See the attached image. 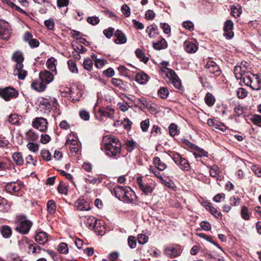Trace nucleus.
<instances>
[{
  "label": "nucleus",
  "instance_id": "nucleus-1",
  "mask_svg": "<svg viewBox=\"0 0 261 261\" xmlns=\"http://www.w3.org/2000/svg\"><path fill=\"white\" fill-rule=\"evenodd\" d=\"M115 197L120 201L126 203L134 202L137 197L135 193L129 187H115Z\"/></svg>",
  "mask_w": 261,
  "mask_h": 261
},
{
  "label": "nucleus",
  "instance_id": "nucleus-2",
  "mask_svg": "<svg viewBox=\"0 0 261 261\" xmlns=\"http://www.w3.org/2000/svg\"><path fill=\"white\" fill-rule=\"evenodd\" d=\"M161 72L165 73L166 77L169 80V82L175 88L180 90L182 88L181 81L173 70L167 67L169 63L163 61L161 63Z\"/></svg>",
  "mask_w": 261,
  "mask_h": 261
},
{
  "label": "nucleus",
  "instance_id": "nucleus-3",
  "mask_svg": "<svg viewBox=\"0 0 261 261\" xmlns=\"http://www.w3.org/2000/svg\"><path fill=\"white\" fill-rule=\"evenodd\" d=\"M12 59L16 62L15 68L13 71V74L17 76L20 80H23L27 73V71L23 69L22 62L23 61V54L21 51H15L12 56Z\"/></svg>",
  "mask_w": 261,
  "mask_h": 261
},
{
  "label": "nucleus",
  "instance_id": "nucleus-4",
  "mask_svg": "<svg viewBox=\"0 0 261 261\" xmlns=\"http://www.w3.org/2000/svg\"><path fill=\"white\" fill-rule=\"evenodd\" d=\"M15 229L21 234H27L32 226L33 223L23 215L16 217L15 220Z\"/></svg>",
  "mask_w": 261,
  "mask_h": 261
},
{
  "label": "nucleus",
  "instance_id": "nucleus-5",
  "mask_svg": "<svg viewBox=\"0 0 261 261\" xmlns=\"http://www.w3.org/2000/svg\"><path fill=\"white\" fill-rule=\"evenodd\" d=\"M244 84L255 90L261 89V74H255L251 72L245 76Z\"/></svg>",
  "mask_w": 261,
  "mask_h": 261
},
{
  "label": "nucleus",
  "instance_id": "nucleus-6",
  "mask_svg": "<svg viewBox=\"0 0 261 261\" xmlns=\"http://www.w3.org/2000/svg\"><path fill=\"white\" fill-rule=\"evenodd\" d=\"M102 142L101 150L108 156L113 157L114 155V147L112 144L114 142V138L110 135H106L103 138Z\"/></svg>",
  "mask_w": 261,
  "mask_h": 261
},
{
  "label": "nucleus",
  "instance_id": "nucleus-7",
  "mask_svg": "<svg viewBox=\"0 0 261 261\" xmlns=\"http://www.w3.org/2000/svg\"><path fill=\"white\" fill-rule=\"evenodd\" d=\"M171 158L181 170L186 171L190 170V166L188 161L179 153H173Z\"/></svg>",
  "mask_w": 261,
  "mask_h": 261
},
{
  "label": "nucleus",
  "instance_id": "nucleus-8",
  "mask_svg": "<svg viewBox=\"0 0 261 261\" xmlns=\"http://www.w3.org/2000/svg\"><path fill=\"white\" fill-rule=\"evenodd\" d=\"M18 93L14 88L8 87L4 89H0V96L6 101L16 98Z\"/></svg>",
  "mask_w": 261,
  "mask_h": 261
},
{
  "label": "nucleus",
  "instance_id": "nucleus-9",
  "mask_svg": "<svg viewBox=\"0 0 261 261\" xmlns=\"http://www.w3.org/2000/svg\"><path fill=\"white\" fill-rule=\"evenodd\" d=\"M164 252L168 257L172 258L179 256L182 249L179 245H170L165 249Z\"/></svg>",
  "mask_w": 261,
  "mask_h": 261
},
{
  "label": "nucleus",
  "instance_id": "nucleus-10",
  "mask_svg": "<svg viewBox=\"0 0 261 261\" xmlns=\"http://www.w3.org/2000/svg\"><path fill=\"white\" fill-rule=\"evenodd\" d=\"M204 67L207 71L211 74V76L217 77L221 74V71L219 67L212 60L208 61Z\"/></svg>",
  "mask_w": 261,
  "mask_h": 261
},
{
  "label": "nucleus",
  "instance_id": "nucleus-11",
  "mask_svg": "<svg viewBox=\"0 0 261 261\" xmlns=\"http://www.w3.org/2000/svg\"><path fill=\"white\" fill-rule=\"evenodd\" d=\"M247 68L245 65L236 66L234 69V74L237 79L243 81L245 83V76L251 72L247 71Z\"/></svg>",
  "mask_w": 261,
  "mask_h": 261
},
{
  "label": "nucleus",
  "instance_id": "nucleus-12",
  "mask_svg": "<svg viewBox=\"0 0 261 261\" xmlns=\"http://www.w3.org/2000/svg\"><path fill=\"white\" fill-rule=\"evenodd\" d=\"M11 30L9 23L3 20H0V38L8 40L10 38Z\"/></svg>",
  "mask_w": 261,
  "mask_h": 261
},
{
  "label": "nucleus",
  "instance_id": "nucleus-13",
  "mask_svg": "<svg viewBox=\"0 0 261 261\" xmlns=\"http://www.w3.org/2000/svg\"><path fill=\"white\" fill-rule=\"evenodd\" d=\"M47 121L43 117L36 118L33 121V126L41 132H45L47 128Z\"/></svg>",
  "mask_w": 261,
  "mask_h": 261
},
{
  "label": "nucleus",
  "instance_id": "nucleus-14",
  "mask_svg": "<svg viewBox=\"0 0 261 261\" xmlns=\"http://www.w3.org/2000/svg\"><path fill=\"white\" fill-rule=\"evenodd\" d=\"M22 185L21 182H10L7 183L5 186L6 191L11 194L19 192L22 188Z\"/></svg>",
  "mask_w": 261,
  "mask_h": 261
},
{
  "label": "nucleus",
  "instance_id": "nucleus-15",
  "mask_svg": "<svg viewBox=\"0 0 261 261\" xmlns=\"http://www.w3.org/2000/svg\"><path fill=\"white\" fill-rule=\"evenodd\" d=\"M233 27V23L230 20H227L224 23V34L223 35L226 38L230 39L233 36V32L232 29Z\"/></svg>",
  "mask_w": 261,
  "mask_h": 261
},
{
  "label": "nucleus",
  "instance_id": "nucleus-16",
  "mask_svg": "<svg viewBox=\"0 0 261 261\" xmlns=\"http://www.w3.org/2000/svg\"><path fill=\"white\" fill-rule=\"evenodd\" d=\"M136 181L139 188L144 194L148 195L152 192L153 189V187L149 184L144 183L141 177H138Z\"/></svg>",
  "mask_w": 261,
  "mask_h": 261
},
{
  "label": "nucleus",
  "instance_id": "nucleus-17",
  "mask_svg": "<svg viewBox=\"0 0 261 261\" xmlns=\"http://www.w3.org/2000/svg\"><path fill=\"white\" fill-rule=\"evenodd\" d=\"M76 209L81 211H87L90 210V204L84 199H79L74 203Z\"/></svg>",
  "mask_w": 261,
  "mask_h": 261
},
{
  "label": "nucleus",
  "instance_id": "nucleus-18",
  "mask_svg": "<svg viewBox=\"0 0 261 261\" xmlns=\"http://www.w3.org/2000/svg\"><path fill=\"white\" fill-rule=\"evenodd\" d=\"M39 77L46 86L54 79L53 74L47 70L40 72Z\"/></svg>",
  "mask_w": 261,
  "mask_h": 261
},
{
  "label": "nucleus",
  "instance_id": "nucleus-19",
  "mask_svg": "<svg viewBox=\"0 0 261 261\" xmlns=\"http://www.w3.org/2000/svg\"><path fill=\"white\" fill-rule=\"evenodd\" d=\"M31 87L33 89L38 92H42L45 90L46 85L42 80L41 81L39 77L38 79L34 80L32 82Z\"/></svg>",
  "mask_w": 261,
  "mask_h": 261
},
{
  "label": "nucleus",
  "instance_id": "nucleus-20",
  "mask_svg": "<svg viewBox=\"0 0 261 261\" xmlns=\"http://www.w3.org/2000/svg\"><path fill=\"white\" fill-rule=\"evenodd\" d=\"M92 229H93L98 235L102 236L105 233L106 229L103 222L100 220H96V222L93 224Z\"/></svg>",
  "mask_w": 261,
  "mask_h": 261
},
{
  "label": "nucleus",
  "instance_id": "nucleus-21",
  "mask_svg": "<svg viewBox=\"0 0 261 261\" xmlns=\"http://www.w3.org/2000/svg\"><path fill=\"white\" fill-rule=\"evenodd\" d=\"M70 97L72 98V100L75 102L79 101L80 98L82 96V94L77 87L69 88L68 91Z\"/></svg>",
  "mask_w": 261,
  "mask_h": 261
},
{
  "label": "nucleus",
  "instance_id": "nucleus-22",
  "mask_svg": "<svg viewBox=\"0 0 261 261\" xmlns=\"http://www.w3.org/2000/svg\"><path fill=\"white\" fill-rule=\"evenodd\" d=\"M184 46L186 51L191 54L195 53L198 49V46L193 41H186Z\"/></svg>",
  "mask_w": 261,
  "mask_h": 261
},
{
  "label": "nucleus",
  "instance_id": "nucleus-23",
  "mask_svg": "<svg viewBox=\"0 0 261 261\" xmlns=\"http://www.w3.org/2000/svg\"><path fill=\"white\" fill-rule=\"evenodd\" d=\"M127 37L121 31L117 30L115 31V43L121 44L126 43Z\"/></svg>",
  "mask_w": 261,
  "mask_h": 261
},
{
  "label": "nucleus",
  "instance_id": "nucleus-24",
  "mask_svg": "<svg viewBox=\"0 0 261 261\" xmlns=\"http://www.w3.org/2000/svg\"><path fill=\"white\" fill-rule=\"evenodd\" d=\"M96 219L92 216H85L82 217V221L83 223L89 229H92L93 224L96 222Z\"/></svg>",
  "mask_w": 261,
  "mask_h": 261
},
{
  "label": "nucleus",
  "instance_id": "nucleus-25",
  "mask_svg": "<svg viewBox=\"0 0 261 261\" xmlns=\"http://www.w3.org/2000/svg\"><path fill=\"white\" fill-rule=\"evenodd\" d=\"M66 145H68L71 151L76 153L79 149V146L77 141L75 139H68L65 143Z\"/></svg>",
  "mask_w": 261,
  "mask_h": 261
},
{
  "label": "nucleus",
  "instance_id": "nucleus-26",
  "mask_svg": "<svg viewBox=\"0 0 261 261\" xmlns=\"http://www.w3.org/2000/svg\"><path fill=\"white\" fill-rule=\"evenodd\" d=\"M146 32L150 38H156L159 36L158 28L156 25H151L148 27L146 28Z\"/></svg>",
  "mask_w": 261,
  "mask_h": 261
},
{
  "label": "nucleus",
  "instance_id": "nucleus-27",
  "mask_svg": "<svg viewBox=\"0 0 261 261\" xmlns=\"http://www.w3.org/2000/svg\"><path fill=\"white\" fill-rule=\"evenodd\" d=\"M51 106L50 102L46 99H43L40 101L39 108L41 111L43 110L44 113L48 114L51 109Z\"/></svg>",
  "mask_w": 261,
  "mask_h": 261
},
{
  "label": "nucleus",
  "instance_id": "nucleus-28",
  "mask_svg": "<svg viewBox=\"0 0 261 261\" xmlns=\"http://www.w3.org/2000/svg\"><path fill=\"white\" fill-rule=\"evenodd\" d=\"M159 38L160 39L159 41L152 43L154 48L156 50H161L167 48V43L166 40L160 36H159Z\"/></svg>",
  "mask_w": 261,
  "mask_h": 261
},
{
  "label": "nucleus",
  "instance_id": "nucleus-29",
  "mask_svg": "<svg viewBox=\"0 0 261 261\" xmlns=\"http://www.w3.org/2000/svg\"><path fill=\"white\" fill-rule=\"evenodd\" d=\"M99 112L101 115L113 118L114 116V109L111 106L108 105L105 110L99 109Z\"/></svg>",
  "mask_w": 261,
  "mask_h": 261
},
{
  "label": "nucleus",
  "instance_id": "nucleus-30",
  "mask_svg": "<svg viewBox=\"0 0 261 261\" xmlns=\"http://www.w3.org/2000/svg\"><path fill=\"white\" fill-rule=\"evenodd\" d=\"M211 176L216 178L217 180H221L222 179V176L221 175L218 166L214 165L208 167Z\"/></svg>",
  "mask_w": 261,
  "mask_h": 261
},
{
  "label": "nucleus",
  "instance_id": "nucleus-31",
  "mask_svg": "<svg viewBox=\"0 0 261 261\" xmlns=\"http://www.w3.org/2000/svg\"><path fill=\"white\" fill-rule=\"evenodd\" d=\"M47 234L43 231L39 232L35 236L36 241L40 244H44L47 241Z\"/></svg>",
  "mask_w": 261,
  "mask_h": 261
},
{
  "label": "nucleus",
  "instance_id": "nucleus-32",
  "mask_svg": "<svg viewBox=\"0 0 261 261\" xmlns=\"http://www.w3.org/2000/svg\"><path fill=\"white\" fill-rule=\"evenodd\" d=\"M14 162L17 166H21L24 163V160L21 153L19 152H15L12 155Z\"/></svg>",
  "mask_w": 261,
  "mask_h": 261
},
{
  "label": "nucleus",
  "instance_id": "nucleus-33",
  "mask_svg": "<svg viewBox=\"0 0 261 261\" xmlns=\"http://www.w3.org/2000/svg\"><path fill=\"white\" fill-rule=\"evenodd\" d=\"M136 56L140 60L144 63H147L148 61V58L146 57L143 50L140 48H137L135 51Z\"/></svg>",
  "mask_w": 261,
  "mask_h": 261
},
{
  "label": "nucleus",
  "instance_id": "nucleus-34",
  "mask_svg": "<svg viewBox=\"0 0 261 261\" xmlns=\"http://www.w3.org/2000/svg\"><path fill=\"white\" fill-rule=\"evenodd\" d=\"M1 233L6 239L9 238L12 235V229L7 225L3 226L1 229Z\"/></svg>",
  "mask_w": 261,
  "mask_h": 261
},
{
  "label": "nucleus",
  "instance_id": "nucleus-35",
  "mask_svg": "<svg viewBox=\"0 0 261 261\" xmlns=\"http://www.w3.org/2000/svg\"><path fill=\"white\" fill-rule=\"evenodd\" d=\"M136 81L140 84H144L148 81V75L145 73H138L136 75Z\"/></svg>",
  "mask_w": 261,
  "mask_h": 261
},
{
  "label": "nucleus",
  "instance_id": "nucleus-36",
  "mask_svg": "<svg viewBox=\"0 0 261 261\" xmlns=\"http://www.w3.org/2000/svg\"><path fill=\"white\" fill-rule=\"evenodd\" d=\"M153 163L160 171H163L167 168L166 164L162 162L159 157H155L154 158Z\"/></svg>",
  "mask_w": 261,
  "mask_h": 261
},
{
  "label": "nucleus",
  "instance_id": "nucleus-37",
  "mask_svg": "<svg viewBox=\"0 0 261 261\" xmlns=\"http://www.w3.org/2000/svg\"><path fill=\"white\" fill-rule=\"evenodd\" d=\"M47 208L48 212L50 215L54 214L55 213L56 205L55 202L53 200H50L47 202Z\"/></svg>",
  "mask_w": 261,
  "mask_h": 261
},
{
  "label": "nucleus",
  "instance_id": "nucleus-38",
  "mask_svg": "<svg viewBox=\"0 0 261 261\" xmlns=\"http://www.w3.org/2000/svg\"><path fill=\"white\" fill-rule=\"evenodd\" d=\"M204 100L207 105L212 107L215 103V99L212 94L207 93L205 96Z\"/></svg>",
  "mask_w": 261,
  "mask_h": 261
},
{
  "label": "nucleus",
  "instance_id": "nucleus-39",
  "mask_svg": "<svg viewBox=\"0 0 261 261\" xmlns=\"http://www.w3.org/2000/svg\"><path fill=\"white\" fill-rule=\"evenodd\" d=\"M57 60L53 57L49 58L46 62L47 68L53 71H56V67L55 62Z\"/></svg>",
  "mask_w": 261,
  "mask_h": 261
},
{
  "label": "nucleus",
  "instance_id": "nucleus-40",
  "mask_svg": "<svg viewBox=\"0 0 261 261\" xmlns=\"http://www.w3.org/2000/svg\"><path fill=\"white\" fill-rule=\"evenodd\" d=\"M169 94V90L166 87H161L158 91V95L162 99L166 98Z\"/></svg>",
  "mask_w": 261,
  "mask_h": 261
},
{
  "label": "nucleus",
  "instance_id": "nucleus-41",
  "mask_svg": "<svg viewBox=\"0 0 261 261\" xmlns=\"http://www.w3.org/2000/svg\"><path fill=\"white\" fill-rule=\"evenodd\" d=\"M69 70L72 73H77L78 69L75 62L72 60H69L67 62Z\"/></svg>",
  "mask_w": 261,
  "mask_h": 261
},
{
  "label": "nucleus",
  "instance_id": "nucleus-42",
  "mask_svg": "<svg viewBox=\"0 0 261 261\" xmlns=\"http://www.w3.org/2000/svg\"><path fill=\"white\" fill-rule=\"evenodd\" d=\"M169 131L170 135L173 137L177 135L179 133L177 129V126L174 123H171L169 126Z\"/></svg>",
  "mask_w": 261,
  "mask_h": 261
},
{
  "label": "nucleus",
  "instance_id": "nucleus-43",
  "mask_svg": "<svg viewBox=\"0 0 261 261\" xmlns=\"http://www.w3.org/2000/svg\"><path fill=\"white\" fill-rule=\"evenodd\" d=\"M80 118L84 121H88L90 119V113L87 111L82 109L79 112Z\"/></svg>",
  "mask_w": 261,
  "mask_h": 261
},
{
  "label": "nucleus",
  "instance_id": "nucleus-44",
  "mask_svg": "<svg viewBox=\"0 0 261 261\" xmlns=\"http://www.w3.org/2000/svg\"><path fill=\"white\" fill-rule=\"evenodd\" d=\"M58 251L62 254H67L68 253V245L65 243H61L58 246Z\"/></svg>",
  "mask_w": 261,
  "mask_h": 261
},
{
  "label": "nucleus",
  "instance_id": "nucleus-45",
  "mask_svg": "<svg viewBox=\"0 0 261 261\" xmlns=\"http://www.w3.org/2000/svg\"><path fill=\"white\" fill-rule=\"evenodd\" d=\"M127 243L129 247L132 249H134L137 246V240L135 237L130 236L127 239Z\"/></svg>",
  "mask_w": 261,
  "mask_h": 261
},
{
  "label": "nucleus",
  "instance_id": "nucleus-46",
  "mask_svg": "<svg viewBox=\"0 0 261 261\" xmlns=\"http://www.w3.org/2000/svg\"><path fill=\"white\" fill-rule=\"evenodd\" d=\"M131 101L134 103L136 107L141 108L142 106H145V100L144 98H135L131 99Z\"/></svg>",
  "mask_w": 261,
  "mask_h": 261
},
{
  "label": "nucleus",
  "instance_id": "nucleus-47",
  "mask_svg": "<svg viewBox=\"0 0 261 261\" xmlns=\"http://www.w3.org/2000/svg\"><path fill=\"white\" fill-rule=\"evenodd\" d=\"M118 71L120 75L126 76L128 74V70L124 66L120 65L117 68Z\"/></svg>",
  "mask_w": 261,
  "mask_h": 261
},
{
  "label": "nucleus",
  "instance_id": "nucleus-48",
  "mask_svg": "<svg viewBox=\"0 0 261 261\" xmlns=\"http://www.w3.org/2000/svg\"><path fill=\"white\" fill-rule=\"evenodd\" d=\"M148 237L147 236L144 234H139L138 235V241L140 244H145L148 241Z\"/></svg>",
  "mask_w": 261,
  "mask_h": 261
},
{
  "label": "nucleus",
  "instance_id": "nucleus-49",
  "mask_svg": "<svg viewBox=\"0 0 261 261\" xmlns=\"http://www.w3.org/2000/svg\"><path fill=\"white\" fill-rule=\"evenodd\" d=\"M41 154L42 158L46 161H49L51 160V154L48 150L43 149L41 151Z\"/></svg>",
  "mask_w": 261,
  "mask_h": 261
},
{
  "label": "nucleus",
  "instance_id": "nucleus-50",
  "mask_svg": "<svg viewBox=\"0 0 261 261\" xmlns=\"http://www.w3.org/2000/svg\"><path fill=\"white\" fill-rule=\"evenodd\" d=\"M182 25L186 29L192 31L194 30V24L193 23L189 20L184 21L182 23Z\"/></svg>",
  "mask_w": 261,
  "mask_h": 261
},
{
  "label": "nucleus",
  "instance_id": "nucleus-51",
  "mask_svg": "<svg viewBox=\"0 0 261 261\" xmlns=\"http://www.w3.org/2000/svg\"><path fill=\"white\" fill-rule=\"evenodd\" d=\"M0 206L2 208V210H0V211L3 212H7L10 208V205L8 203L7 200L5 198H4L3 202L0 204Z\"/></svg>",
  "mask_w": 261,
  "mask_h": 261
},
{
  "label": "nucleus",
  "instance_id": "nucleus-52",
  "mask_svg": "<svg viewBox=\"0 0 261 261\" xmlns=\"http://www.w3.org/2000/svg\"><path fill=\"white\" fill-rule=\"evenodd\" d=\"M116 88L123 91L126 90V87L122 81L115 79V89H117Z\"/></svg>",
  "mask_w": 261,
  "mask_h": 261
},
{
  "label": "nucleus",
  "instance_id": "nucleus-53",
  "mask_svg": "<svg viewBox=\"0 0 261 261\" xmlns=\"http://www.w3.org/2000/svg\"><path fill=\"white\" fill-rule=\"evenodd\" d=\"M38 138V135L33 131L30 130L27 133V139L28 140L36 141Z\"/></svg>",
  "mask_w": 261,
  "mask_h": 261
},
{
  "label": "nucleus",
  "instance_id": "nucleus-54",
  "mask_svg": "<svg viewBox=\"0 0 261 261\" xmlns=\"http://www.w3.org/2000/svg\"><path fill=\"white\" fill-rule=\"evenodd\" d=\"M83 65L85 69L89 70L93 66V62L90 59L87 58L84 60Z\"/></svg>",
  "mask_w": 261,
  "mask_h": 261
},
{
  "label": "nucleus",
  "instance_id": "nucleus-55",
  "mask_svg": "<svg viewBox=\"0 0 261 261\" xmlns=\"http://www.w3.org/2000/svg\"><path fill=\"white\" fill-rule=\"evenodd\" d=\"M149 126V120L147 119L144 121H142L140 123V127L142 130L144 132H146L148 130V127Z\"/></svg>",
  "mask_w": 261,
  "mask_h": 261
},
{
  "label": "nucleus",
  "instance_id": "nucleus-56",
  "mask_svg": "<svg viewBox=\"0 0 261 261\" xmlns=\"http://www.w3.org/2000/svg\"><path fill=\"white\" fill-rule=\"evenodd\" d=\"M87 21L88 23L94 25L97 24L99 22V19L98 17L95 16H91L87 18Z\"/></svg>",
  "mask_w": 261,
  "mask_h": 261
},
{
  "label": "nucleus",
  "instance_id": "nucleus-57",
  "mask_svg": "<svg viewBox=\"0 0 261 261\" xmlns=\"http://www.w3.org/2000/svg\"><path fill=\"white\" fill-rule=\"evenodd\" d=\"M44 25L45 27L50 30H53L55 25L54 20L51 18H49L48 20L44 21Z\"/></svg>",
  "mask_w": 261,
  "mask_h": 261
},
{
  "label": "nucleus",
  "instance_id": "nucleus-58",
  "mask_svg": "<svg viewBox=\"0 0 261 261\" xmlns=\"http://www.w3.org/2000/svg\"><path fill=\"white\" fill-rule=\"evenodd\" d=\"M252 121L253 123L258 126H261V116L259 115H254L252 118Z\"/></svg>",
  "mask_w": 261,
  "mask_h": 261
},
{
  "label": "nucleus",
  "instance_id": "nucleus-59",
  "mask_svg": "<svg viewBox=\"0 0 261 261\" xmlns=\"http://www.w3.org/2000/svg\"><path fill=\"white\" fill-rule=\"evenodd\" d=\"M247 92L246 90L243 88H240L238 89L237 91V94L238 96V97L240 98H244L245 97L247 96Z\"/></svg>",
  "mask_w": 261,
  "mask_h": 261
},
{
  "label": "nucleus",
  "instance_id": "nucleus-60",
  "mask_svg": "<svg viewBox=\"0 0 261 261\" xmlns=\"http://www.w3.org/2000/svg\"><path fill=\"white\" fill-rule=\"evenodd\" d=\"M126 145L128 151L130 152L136 146V143L133 140H127L126 142Z\"/></svg>",
  "mask_w": 261,
  "mask_h": 261
},
{
  "label": "nucleus",
  "instance_id": "nucleus-61",
  "mask_svg": "<svg viewBox=\"0 0 261 261\" xmlns=\"http://www.w3.org/2000/svg\"><path fill=\"white\" fill-rule=\"evenodd\" d=\"M241 216L245 220H249V216L248 213V209L246 206H243L241 210Z\"/></svg>",
  "mask_w": 261,
  "mask_h": 261
},
{
  "label": "nucleus",
  "instance_id": "nucleus-62",
  "mask_svg": "<svg viewBox=\"0 0 261 261\" xmlns=\"http://www.w3.org/2000/svg\"><path fill=\"white\" fill-rule=\"evenodd\" d=\"M122 13L126 16L128 17L130 14V9L129 7L126 5H123L121 8Z\"/></svg>",
  "mask_w": 261,
  "mask_h": 261
},
{
  "label": "nucleus",
  "instance_id": "nucleus-63",
  "mask_svg": "<svg viewBox=\"0 0 261 261\" xmlns=\"http://www.w3.org/2000/svg\"><path fill=\"white\" fill-rule=\"evenodd\" d=\"M117 107L123 112L126 111L128 109V106L127 102H118Z\"/></svg>",
  "mask_w": 261,
  "mask_h": 261
},
{
  "label": "nucleus",
  "instance_id": "nucleus-64",
  "mask_svg": "<svg viewBox=\"0 0 261 261\" xmlns=\"http://www.w3.org/2000/svg\"><path fill=\"white\" fill-rule=\"evenodd\" d=\"M27 147L30 150L34 152H37L39 149L38 145L34 143H29L27 144Z\"/></svg>",
  "mask_w": 261,
  "mask_h": 261
}]
</instances>
